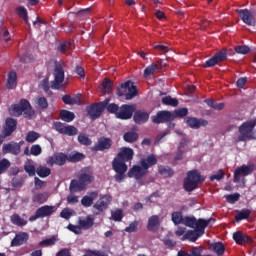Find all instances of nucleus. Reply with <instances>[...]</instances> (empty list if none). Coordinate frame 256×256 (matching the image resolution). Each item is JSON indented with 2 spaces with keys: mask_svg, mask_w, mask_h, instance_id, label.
<instances>
[{
  "mask_svg": "<svg viewBox=\"0 0 256 256\" xmlns=\"http://www.w3.org/2000/svg\"><path fill=\"white\" fill-rule=\"evenodd\" d=\"M223 61H227V50L225 49L217 51L210 59L205 61L203 67H215V65H219Z\"/></svg>",
  "mask_w": 256,
  "mask_h": 256,
  "instance_id": "9b49d317",
  "label": "nucleus"
},
{
  "mask_svg": "<svg viewBox=\"0 0 256 256\" xmlns=\"http://www.w3.org/2000/svg\"><path fill=\"white\" fill-rule=\"evenodd\" d=\"M24 171L29 175V177L35 176L37 170H35V165L31 162H26L24 165Z\"/></svg>",
  "mask_w": 256,
  "mask_h": 256,
  "instance_id": "3c124183",
  "label": "nucleus"
},
{
  "mask_svg": "<svg viewBox=\"0 0 256 256\" xmlns=\"http://www.w3.org/2000/svg\"><path fill=\"white\" fill-rule=\"evenodd\" d=\"M78 179L82 182V184L85 187H87L88 185H90V183H93V181H95V177H93V172L89 168L84 169L80 173Z\"/></svg>",
  "mask_w": 256,
  "mask_h": 256,
  "instance_id": "4be33fe9",
  "label": "nucleus"
},
{
  "mask_svg": "<svg viewBox=\"0 0 256 256\" xmlns=\"http://www.w3.org/2000/svg\"><path fill=\"white\" fill-rule=\"evenodd\" d=\"M189 110L187 108H180L174 111V117H187Z\"/></svg>",
  "mask_w": 256,
  "mask_h": 256,
  "instance_id": "69168bd1",
  "label": "nucleus"
},
{
  "mask_svg": "<svg viewBox=\"0 0 256 256\" xmlns=\"http://www.w3.org/2000/svg\"><path fill=\"white\" fill-rule=\"evenodd\" d=\"M158 172L162 177H173V169L167 167V166H159Z\"/></svg>",
  "mask_w": 256,
  "mask_h": 256,
  "instance_id": "49530a36",
  "label": "nucleus"
},
{
  "mask_svg": "<svg viewBox=\"0 0 256 256\" xmlns=\"http://www.w3.org/2000/svg\"><path fill=\"white\" fill-rule=\"evenodd\" d=\"M137 227H139V221L135 220L129 224L128 227L125 228L126 233H137Z\"/></svg>",
  "mask_w": 256,
  "mask_h": 256,
  "instance_id": "4d7b16f0",
  "label": "nucleus"
},
{
  "mask_svg": "<svg viewBox=\"0 0 256 256\" xmlns=\"http://www.w3.org/2000/svg\"><path fill=\"white\" fill-rule=\"evenodd\" d=\"M149 173V170L145 169V167H143V165H134L127 173V177H129L130 179L135 177L137 181H139L140 179H143V177H145V175H147Z\"/></svg>",
  "mask_w": 256,
  "mask_h": 256,
  "instance_id": "dca6fc26",
  "label": "nucleus"
},
{
  "mask_svg": "<svg viewBox=\"0 0 256 256\" xmlns=\"http://www.w3.org/2000/svg\"><path fill=\"white\" fill-rule=\"evenodd\" d=\"M79 225L82 229H91L95 225V220L91 216H87L85 219L79 220Z\"/></svg>",
  "mask_w": 256,
  "mask_h": 256,
  "instance_id": "58836bf2",
  "label": "nucleus"
},
{
  "mask_svg": "<svg viewBox=\"0 0 256 256\" xmlns=\"http://www.w3.org/2000/svg\"><path fill=\"white\" fill-rule=\"evenodd\" d=\"M81 205H83V207H91V205H93V199L89 196H84L81 199Z\"/></svg>",
  "mask_w": 256,
  "mask_h": 256,
  "instance_id": "338daca9",
  "label": "nucleus"
},
{
  "mask_svg": "<svg viewBox=\"0 0 256 256\" xmlns=\"http://www.w3.org/2000/svg\"><path fill=\"white\" fill-rule=\"evenodd\" d=\"M2 153L4 155H7V153H10L11 155H19V153H21L20 145L17 144V142L4 144L2 147Z\"/></svg>",
  "mask_w": 256,
  "mask_h": 256,
  "instance_id": "b1692460",
  "label": "nucleus"
},
{
  "mask_svg": "<svg viewBox=\"0 0 256 256\" xmlns=\"http://www.w3.org/2000/svg\"><path fill=\"white\" fill-rule=\"evenodd\" d=\"M15 87H17V72L11 71L8 74L7 88L15 89Z\"/></svg>",
  "mask_w": 256,
  "mask_h": 256,
  "instance_id": "e433bc0d",
  "label": "nucleus"
},
{
  "mask_svg": "<svg viewBox=\"0 0 256 256\" xmlns=\"http://www.w3.org/2000/svg\"><path fill=\"white\" fill-rule=\"evenodd\" d=\"M34 107L36 109H49V101L45 97H38L34 100Z\"/></svg>",
  "mask_w": 256,
  "mask_h": 256,
  "instance_id": "72a5a7b5",
  "label": "nucleus"
},
{
  "mask_svg": "<svg viewBox=\"0 0 256 256\" xmlns=\"http://www.w3.org/2000/svg\"><path fill=\"white\" fill-rule=\"evenodd\" d=\"M204 181L205 177L198 170L188 171L187 177L184 179V189L188 192L195 191L199 187V183H203Z\"/></svg>",
  "mask_w": 256,
  "mask_h": 256,
  "instance_id": "20e7f679",
  "label": "nucleus"
},
{
  "mask_svg": "<svg viewBox=\"0 0 256 256\" xmlns=\"http://www.w3.org/2000/svg\"><path fill=\"white\" fill-rule=\"evenodd\" d=\"M235 51L240 55H247L248 53H251V48H249V46L242 45V46H237L235 48Z\"/></svg>",
  "mask_w": 256,
  "mask_h": 256,
  "instance_id": "e2e57ef3",
  "label": "nucleus"
},
{
  "mask_svg": "<svg viewBox=\"0 0 256 256\" xmlns=\"http://www.w3.org/2000/svg\"><path fill=\"white\" fill-rule=\"evenodd\" d=\"M102 87L106 93H110L111 89H113V82L109 78H105L102 82Z\"/></svg>",
  "mask_w": 256,
  "mask_h": 256,
  "instance_id": "052dcab7",
  "label": "nucleus"
},
{
  "mask_svg": "<svg viewBox=\"0 0 256 256\" xmlns=\"http://www.w3.org/2000/svg\"><path fill=\"white\" fill-rule=\"evenodd\" d=\"M71 49V42L65 41L58 46L59 53H67Z\"/></svg>",
  "mask_w": 256,
  "mask_h": 256,
  "instance_id": "680f3d73",
  "label": "nucleus"
},
{
  "mask_svg": "<svg viewBox=\"0 0 256 256\" xmlns=\"http://www.w3.org/2000/svg\"><path fill=\"white\" fill-rule=\"evenodd\" d=\"M175 119V115L168 110H160L156 115L151 116L152 123L161 125V123H169Z\"/></svg>",
  "mask_w": 256,
  "mask_h": 256,
  "instance_id": "9d476101",
  "label": "nucleus"
},
{
  "mask_svg": "<svg viewBox=\"0 0 256 256\" xmlns=\"http://www.w3.org/2000/svg\"><path fill=\"white\" fill-rule=\"evenodd\" d=\"M140 165L149 171L150 167L157 165V157H155L154 154H150L146 157V159L140 160Z\"/></svg>",
  "mask_w": 256,
  "mask_h": 256,
  "instance_id": "bb28decb",
  "label": "nucleus"
},
{
  "mask_svg": "<svg viewBox=\"0 0 256 256\" xmlns=\"http://www.w3.org/2000/svg\"><path fill=\"white\" fill-rule=\"evenodd\" d=\"M60 119L61 121H65V123H71L75 119V113L69 110H61Z\"/></svg>",
  "mask_w": 256,
  "mask_h": 256,
  "instance_id": "c9c22d12",
  "label": "nucleus"
},
{
  "mask_svg": "<svg viewBox=\"0 0 256 256\" xmlns=\"http://www.w3.org/2000/svg\"><path fill=\"white\" fill-rule=\"evenodd\" d=\"M85 189H86V186H85V184H83L81 182L80 179H78V180H75V179L71 180V182H70V191L72 193H79L81 191H85Z\"/></svg>",
  "mask_w": 256,
  "mask_h": 256,
  "instance_id": "7c9ffc66",
  "label": "nucleus"
},
{
  "mask_svg": "<svg viewBox=\"0 0 256 256\" xmlns=\"http://www.w3.org/2000/svg\"><path fill=\"white\" fill-rule=\"evenodd\" d=\"M43 153V149L41 148V145L34 144L30 148V155H33L34 157H39Z\"/></svg>",
  "mask_w": 256,
  "mask_h": 256,
  "instance_id": "864d4df0",
  "label": "nucleus"
},
{
  "mask_svg": "<svg viewBox=\"0 0 256 256\" xmlns=\"http://www.w3.org/2000/svg\"><path fill=\"white\" fill-rule=\"evenodd\" d=\"M55 243H57V237L52 236L51 238L40 241L39 246L43 247V245H47L48 247H51L55 245Z\"/></svg>",
  "mask_w": 256,
  "mask_h": 256,
  "instance_id": "6e6d98bb",
  "label": "nucleus"
},
{
  "mask_svg": "<svg viewBox=\"0 0 256 256\" xmlns=\"http://www.w3.org/2000/svg\"><path fill=\"white\" fill-rule=\"evenodd\" d=\"M163 68V61L157 60L156 63H152L151 65L147 66L144 70V77H151L153 73L159 71V69Z\"/></svg>",
  "mask_w": 256,
  "mask_h": 256,
  "instance_id": "a878e982",
  "label": "nucleus"
},
{
  "mask_svg": "<svg viewBox=\"0 0 256 256\" xmlns=\"http://www.w3.org/2000/svg\"><path fill=\"white\" fill-rule=\"evenodd\" d=\"M17 129V120L13 118H7L5 122L4 129L2 131V137L7 138L13 134V132Z\"/></svg>",
  "mask_w": 256,
  "mask_h": 256,
  "instance_id": "aec40b11",
  "label": "nucleus"
},
{
  "mask_svg": "<svg viewBox=\"0 0 256 256\" xmlns=\"http://www.w3.org/2000/svg\"><path fill=\"white\" fill-rule=\"evenodd\" d=\"M36 211L40 219H45V217H51L53 213L57 212V206L44 205L38 208Z\"/></svg>",
  "mask_w": 256,
  "mask_h": 256,
  "instance_id": "5701e85b",
  "label": "nucleus"
},
{
  "mask_svg": "<svg viewBox=\"0 0 256 256\" xmlns=\"http://www.w3.org/2000/svg\"><path fill=\"white\" fill-rule=\"evenodd\" d=\"M185 217H183V212L176 211L171 214V221L174 225H183Z\"/></svg>",
  "mask_w": 256,
  "mask_h": 256,
  "instance_id": "ea45409f",
  "label": "nucleus"
},
{
  "mask_svg": "<svg viewBox=\"0 0 256 256\" xmlns=\"http://www.w3.org/2000/svg\"><path fill=\"white\" fill-rule=\"evenodd\" d=\"M113 147V140L107 137H101L98 139L96 145L93 147L94 151H107Z\"/></svg>",
  "mask_w": 256,
  "mask_h": 256,
  "instance_id": "6ab92c4d",
  "label": "nucleus"
},
{
  "mask_svg": "<svg viewBox=\"0 0 256 256\" xmlns=\"http://www.w3.org/2000/svg\"><path fill=\"white\" fill-rule=\"evenodd\" d=\"M210 249H212V251L214 253H216V255L218 256H223L225 255V245L222 244V242H214L210 245Z\"/></svg>",
  "mask_w": 256,
  "mask_h": 256,
  "instance_id": "f704fd0d",
  "label": "nucleus"
},
{
  "mask_svg": "<svg viewBox=\"0 0 256 256\" xmlns=\"http://www.w3.org/2000/svg\"><path fill=\"white\" fill-rule=\"evenodd\" d=\"M186 123L191 129H200V127H207L209 125L207 120L195 117H188Z\"/></svg>",
  "mask_w": 256,
  "mask_h": 256,
  "instance_id": "412c9836",
  "label": "nucleus"
},
{
  "mask_svg": "<svg viewBox=\"0 0 256 256\" xmlns=\"http://www.w3.org/2000/svg\"><path fill=\"white\" fill-rule=\"evenodd\" d=\"M255 126L256 119L242 123L241 126L238 128V131L240 133V135L238 136V141L245 142L251 141V139H255V133H253Z\"/></svg>",
  "mask_w": 256,
  "mask_h": 256,
  "instance_id": "423d86ee",
  "label": "nucleus"
},
{
  "mask_svg": "<svg viewBox=\"0 0 256 256\" xmlns=\"http://www.w3.org/2000/svg\"><path fill=\"white\" fill-rule=\"evenodd\" d=\"M123 139L126 141V143H135V141L139 139V135L137 132H126L123 135Z\"/></svg>",
  "mask_w": 256,
  "mask_h": 256,
  "instance_id": "a18cd8bd",
  "label": "nucleus"
},
{
  "mask_svg": "<svg viewBox=\"0 0 256 256\" xmlns=\"http://www.w3.org/2000/svg\"><path fill=\"white\" fill-rule=\"evenodd\" d=\"M240 197H241L240 193L230 194L226 196V201L227 203H230L231 205H233L234 203H237Z\"/></svg>",
  "mask_w": 256,
  "mask_h": 256,
  "instance_id": "bf43d9fd",
  "label": "nucleus"
},
{
  "mask_svg": "<svg viewBox=\"0 0 256 256\" xmlns=\"http://www.w3.org/2000/svg\"><path fill=\"white\" fill-rule=\"evenodd\" d=\"M135 152L132 148L122 147L112 161V168L115 171L114 180L116 183H123L124 179H127V164L129 161H133Z\"/></svg>",
  "mask_w": 256,
  "mask_h": 256,
  "instance_id": "f257e3e1",
  "label": "nucleus"
},
{
  "mask_svg": "<svg viewBox=\"0 0 256 256\" xmlns=\"http://www.w3.org/2000/svg\"><path fill=\"white\" fill-rule=\"evenodd\" d=\"M105 109H107L108 113H112L114 115H116L119 113V105L115 104V103H111L109 104V102L107 103V106L105 107Z\"/></svg>",
  "mask_w": 256,
  "mask_h": 256,
  "instance_id": "5fc2aeb1",
  "label": "nucleus"
},
{
  "mask_svg": "<svg viewBox=\"0 0 256 256\" xmlns=\"http://www.w3.org/2000/svg\"><path fill=\"white\" fill-rule=\"evenodd\" d=\"M80 97L81 94H78L76 98H72L70 95L66 94L62 97V101L65 105H81Z\"/></svg>",
  "mask_w": 256,
  "mask_h": 256,
  "instance_id": "473e14b6",
  "label": "nucleus"
},
{
  "mask_svg": "<svg viewBox=\"0 0 256 256\" xmlns=\"http://www.w3.org/2000/svg\"><path fill=\"white\" fill-rule=\"evenodd\" d=\"M238 14L243 23H245L249 27H255V16H253L249 9H240L238 10Z\"/></svg>",
  "mask_w": 256,
  "mask_h": 256,
  "instance_id": "f3484780",
  "label": "nucleus"
},
{
  "mask_svg": "<svg viewBox=\"0 0 256 256\" xmlns=\"http://www.w3.org/2000/svg\"><path fill=\"white\" fill-rule=\"evenodd\" d=\"M159 225H161L159 222V216L153 215L148 219L147 229L148 231L155 233V231L159 229Z\"/></svg>",
  "mask_w": 256,
  "mask_h": 256,
  "instance_id": "c85d7f7f",
  "label": "nucleus"
},
{
  "mask_svg": "<svg viewBox=\"0 0 256 256\" xmlns=\"http://www.w3.org/2000/svg\"><path fill=\"white\" fill-rule=\"evenodd\" d=\"M53 129L60 133V135H67L68 137H75L79 133V129L73 125H65L62 122H54Z\"/></svg>",
  "mask_w": 256,
  "mask_h": 256,
  "instance_id": "1a4fd4ad",
  "label": "nucleus"
},
{
  "mask_svg": "<svg viewBox=\"0 0 256 256\" xmlns=\"http://www.w3.org/2000/svg\"><path fill=\"white\" fill-rule=\"evenodd\" d=\"M10 221L13 225H17V227H25L27 224V220L21 218L19 214H13L10 217Z\"/></svg>",
  "mask_w": 256,
  "mask_h": 256,
  "instance_id": "a19ab883",
  "label": "nucleus"
},
{
  "mask_svg": "<svg viewBox=\"0 0 256 256\" xmlns=\"http://www.w3.org/2000/svg\"><path fill=\"white\" fill-rule=\"evenodd\" d=\"M111 195H103L100 197L97 202L93 205L94 215H101L103 211L109 209V205H111Z\"/></svg>",
  "mask_w": 256,
  "mask_h": 256,
  "instance_id": "f8f14e48",
  "label": "nucleus"
},
{
  "mask_svg": "<svg viewBox=\"0 0 256 256\" xmlns=\"http://www.w3.org/2000/svg\"><path fill=\"white\" fill-rule=\"evenodd\" d=\"M36 173L38 177H41L42 179H45V177H49L51 175V169L45 166H39L36 169Z\"/></svg>",
  "mask_w": 256,
  "mask_h": 256,
  "instance_id": "37998d69",
  "label": "nucleus"
},
{
  "mask_svg": "<svg viewBox=\"0 0 256 256\" xmlns=\"http://www.w3.org/2000/svg\"><path fill=\"white\" fill-rule=\"evenodd\" d=\"M26 241H29V234L27 232L18 233L12 239L11 247H21V245H25Z\"/></svg>",
  "mask_w": 256,
  "mask_h": 256,
  "instance_id": "393cba45",
  "label": "nucleus"
},
{
  "mask_svg": "<svg viewBox=\"0 0 256 256\" xmlns=\"http://www.w3.org/2000/svg\"><path fill=\"white\" fill-rule=\"evenodd\" d=\"M236 213L237 215L235 216V221H237V223H239V221H243L251 217L250 209H242L240 211L238 210Z\"/></svg>",
  "mask_w": 256,
  "mask_h": 256,
  "instance_id": "4c0bfd02",
  "label": "nucleus"
},
{
  "mask_svg": "<svg viewBox=\"0 0 256 256\" xmlns=\"http://www.w3.org/2000/svg\"><path fill=\"white\" fill-rule=\"evenodd\" d=\"M233 240L237 245H245L247 241H251V238L242 234L241 231H236L233 233Z\"/></svg>",
  "mask_w": 256,
  "mask_h": 256,
  "instance_id": "c756f323",
  "label": "nucleus"
},
{
  "mask_svg": "<svg viewBox=\"0 0 256 256\" xmlns=\"http://www.w3.org/2000/svg\"><path fill=\"white\" fill-rule=\"evenodd\" d=\"M47 199H49V194L47 192L35 193L32 196L33 203H38V205H43V203H47Z\"/></svg>",
  "mask_w": 256,
  "mask_h": 256,
  "instance_id": "2f4dec72",
  "label": "nucleus"
},
{
  "mask_svg": "<svg viewBox=\"0 0 256 256\" xmlns=\"http://www.w3.org/2000/svg\"><path fill=\"white\" fill-rule=\"evenodd\" d=\"M103 251L101 250H91V249H86V253L84 255L86 256H103Z\"/></svg>",
  "mask_w": 256,
  "mask_h": 256,
  "instance_id": "774afa93",
  "label": "nucleus"
},
{
  "mask_svg": "<svg viewBox=\"0 0 256 256\" xmlns=\"http://www.w3.org/2000/svg\"><path fill=\"white\" fill-rule=\"evenodd\" d=\"M16 13L18 17L23 19L26 23V25H29V16L27 15V8L23 6H19L16 8Z\"/></svg>",
  "mask_w": 256,
  "mask_h": 256,
  "instance_id": "79ce46f5",
  "label": "nucleus"
},
{
  "mask_svg": "<svg viewBox=\"0 0 256 256\" xmlns=\"http://www.w3.org/2000/svg\"><path fill=\"white\" fill-rule=\"evenodd\" d=\"M11 185H12V187H14V189H19V188L23 187V178L14 177L11 180Z\"/></svg>",
  "mask_w": 256,
  "mask_h": 256,
  "instance_id": "0e129e2a",
  "label": "nucleus"
},
{
  "mask_svg": "<svg viewBox=\"0 0 256 256\" xmlns=\"http://www.w3.org/2000/svg\"><path fill=\"white\" fill-rule=\"evenodd\" d=\"M68 161V156L65 153H56L53 156H50L47 158L46 163L50 167H53L54 165H59L62 167V165H65Z\"/></svg>",
  "mask_w": 256,
  "mask_h": 256,
  "instance_id": "2eb2a0df",
  "label": "nucleus"
},
{
  "mask_svg": "<svg viewBox=\"0 0 256 256\" xmlns=\"http://www.w3.org/2000/svg\"><path fill=\"white\" fill-rule=\"evenodd\" d=\"M78 143H80V145H85L86 147H89V145H92L93 141L90 139L89 136H87V134H79L78 135Z\"/></svg>",
  "mask_w": 256,
  "mask_h": 256,
  "instance_id": "de8ad7c7",
  "label": "nucleus"
},
{
  "mask_svg": "<svg viewBox=\"0 0 256 256\" xmlns=\"http://www.w3.org/2000/svg\"><path fill=\"white\" fill-rule=\"evenodd\" d=\"M39 137H41V135L35 131H29L26 135L25 141L27 143H35V141H37V139H39Z\"/></svg>",
  "mask_w": 256,
  "mask_h": 256,
  "instance_id": "8fccbe9b",
  "label": "nucleus"
},
{
  "mask_svg": "<svg viewBox=\"0 0 256 256\" xmlns=\"http://www.w3.org/2000/svg\"><path fill=\"white\" fill-rule=\"evenodd\" d=\"M109 103V99H105L102 102L91 104L87 107V113L90 119L95 120L99 119L103 112L105 111V108L107 107V104Z\"/></svg>",
  "mask_w": 256,
  "mask_h": 256,
  "instance_id": "6e6552de",
  "label": "nucleus"
},
{
  "mask_svg": "<svg viewBox=\"0 0 256 256\" xmlns=\"http://www.w3.org/2000/svg\"><path fill=\"white\" fill-rule=\"evenodd\" d=\"M118 97H125L126 101L135 99L138 95L137 86L131 80L122 83L116 90Z\"/></svg>",
  "mask_w": 256,
  "mask_h": 256,
  "instance_id": "39448f33",
  "label": "nucleus"
},
{
  "mask_svg": "<svg viewBox=\"0 0 256 256\" xmlns=\"http://www.w3.org/2000/svg\"><path fill=\"white\" fill-rule=\"evenodd\" d=\"M10 112L14 117H21L23 115L25 119H33L35 115V110L27 99H21L18 104L12 105Z\"/></svg>",
  "mask_w": 256,
  "mask_h": 256,
  "instance_id": "7ed1b4c3",
  "label": "nucleus"
},
{
  "mask_svg": "<svg viewBox=\"0 0 256 256\" xmlns=\"http://www.w3.org/2000/svg\"><path fill=\"white\" fill-rule=\"evenodd\" d=\"M163 105H169L170 107H177L179 105V100L177 98H172L171 96H166L162 98Z\"/></svg>",
  "mask_w": 256,
  "mask_h": 256,
  "instance_id": "09e8293b",
  "label": "nucleus"
},
{
  "mask_svg": "<svg viewBox=\"0 0 256 256\" xmlns=\"http://www.w3.org/2000/svg\"><path fill=\"white\" fill-rule=\"evenodd\" d=\"M85 159V155L83 153L75 152L68 156L69 163H79V161H83Z\"/></svg>",
  "mask_w": 256,
  "mask_h": 256,
  "instance_id": "c03bdc74",
  "label": "nucleus"
},
{
  "mask_svg": "<svg viewBox=\"0 0 256 256\" xmlns=\"http://www.w3.org/2000/svg\"><path fill=\"white\" fill-rule=\"evenodd\" d=\"M134 121L138 125H143L149 121V113L145 111L138 110L134 113Z\"/></svg>",
  "mask_w": 256,
  "mask_h": 256,
  "instance_id": "cd10ccee",
  "label": "nucleus"
},
{
  "mask_svg": "<svg viewBox=\"0 0 256 256\" xmlns=\"http://www.w3.org/2000/svg\"><path fill=\"white\" fill-rule=\"evenodd\" d=\"M11 167V162L7 158L0 160V175H3Z\"/></svg>",
  "mask_w": 256,
  "mask_h": 256,
  "instance_id": "603ef678",
  "label": "nucleus"
},
{
  "mask_svg": "<svg viewBox=\"0 0 256 256\" xmlns=\"http://www.w3.org/2000/svg\"><path fill=\"white\" fill-rule=\"evenodd\" d=\"M133 111H135V108H133V106L129 104H123L119 108L116 118L122 120L131 119L133 117Z\"/></svg>",
  "mask_w": 256,
  "mask_h": 256,
  "instance_id": "a211bd4d",
  "label": "nucleus"
},
{
  "mask_svg": "<svg viewBox=\"0 0 256 256\" xmlns=\"http://www.w3.org/2000/svg\"><path fill=\"white\" fill-rule=\"evenodd\" d=\"M255 171V166L253 165H242L234 171V183H239L241 181V177H247V175H251Z\"/></svg>",
  "mask_w": 256,
  "mask_h": 256,
  "instance_id": "4468645a",
  "label": "nucleus"
},
{
  "mask_svg": "<svg viewBox=\"0 0 256 256\" xmlns=\"http://www.w3.org/2000/svg\"><path fill=\"white\" fill-rule=\"evenodd\" d=\"M111 217L113 221H122L123 220V210L118 209L111 212Z\"/></svg>",
  "mask_w": 256,
  "mask_h": 256,
  "instance_id": "13d9d810",
  "label": "nucleus"
},
{
  "mask_svg": "<svg viewBox=\"0 0 256 256\" xmlns=\"http://www.w3.org/2000/svg\"><path fill=\"white\" fill-rule=\"evenodd\" d=\"M54 80L49 86V78H44L41 82V87L47 95H53L51 89L59 90L61 89V84L65 81V70L63 69V64L56 62L54 66Z\"/></svg>",
  "mask_w": 256,
  "mask_h": 256,
  "instance_id": "f03ea898",
  "label": "nucleus"
},
{
  "mask_svg": "<svg viewBox=\"0 0 256 256\" xmlns=\"http://www.w3.org/2000/svg\"><path fill=\"white\" fill-rule=\"evenodd\" d=\"M211 223H215V219L209 218L208 220H205L203 218H199L197 220L195 216H185L182 225L190 227V229H197L200 227H209Z\"/></svg>",
  "mask_w": 256,
  "mask_h": 256,
  "instance_id": "0eeeda50",
  "label": "nucleus"
},
{
  "mask_svg": "<svg viewBox=\"0 0 256 256\" xmlns=\"http://www.w3.org/2000/svg\"><path fill=\"white\" fill-rule=\"evenodd\" d=\"M205 229L207 227L194 228V230H188L182 237V241H191L195 243L199 237H203L205 235Z\"/></svg>",
  "mask_w": 256,
  "mask_h": 256,
  "instance_id": "ddd939ff",
  "label": "nucleus"
}]
</instances>
